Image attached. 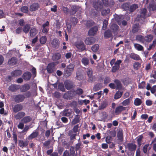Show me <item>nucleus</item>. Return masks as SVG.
<instances>
[{
	"mask_svg": "<svg viewBox=\"0 0 156 156\" xmlns=\"http://www.w3.org/2000/svg\"><path fill=\"white\" fill-rule=\"evenodd\" d=\"M108 23V21L106 20H104L103 22V26L102 27V29L103 30H105L107 28Z\"/></svg>",
	"mask_w": 156,
	"mask_h": 156,
	"instance_id": "0e129e2a",
	"label": "nucleus"
},
{
	"mask_svg": "<svg viewBox=\"0 0 156 156\" xmlns=\"http://www.w3.org/2000/svg\"><path fill=\"white\" fill-rule=\"evenodd\" d=\"M111 79L108 76L106 77L104 80V83L105 84H107L110 82H111Z\"/></svg>",
	"mask_w": 156,
	"mask_h": 156,
	"instance_id": "774afa93",
	"label": "nucleus"
},
{
	"mask_svg": "<svg viewBox=\"0 0 156 156\" xmlns=\"http://www.w3.org/2000/svg\"><path fill=\"white\" fill-rule=\"evenodd\" d=\"M23 108V106L21 104H16L12 107L13 112L15 113L22 110Z\"/></svg>",
	"mask_w": 156,
	"mask_h": 156,
	"instance_id": "6e6552de",
	"label": "nucleus"
},
{
	"mask_svg": "<svg viewBox=\"0 0 156 156\" xmlns=\"http://www.w3.org/2000/svg\"><path fill=\"white\" fill-rule=\"evenodd\" d=\"M29 144V141H24L23 140H19L18 141V145L19 147L22 148L26 147Z\"/></svg>",
	"mask_w": 156,
	"mask_h": 156,
	"instance_id": "ddd939ff",
	"label": "nucleus"
},
{
	"mask_svg": "<svg viewBox=\"0 0 156 156\" xmlns=\"http://www.w3.org/2000/svg\"><path fill=\"white\" fill-rule=\"evenodd\" d=\"M130 4L129 2H125L121 5V8L124 10L127 11L129 9Z\"/></svg>",
	"mask_w": 156,
	"mask_h": 156,
	"instance_id": "cd10ccee",
	"label": "nucleus"
},
{
	"mask_svg": "<svg viewBox=\"0 0 156 156\" xmlns=\"http://www.w3.org/2000/svg\"><path fill=\"white\" fill-rule=\"evenodd\" d=\"M48 73H53L55 70V65L53 62L49 63L48 65L46 68Z\"/></svg>",
	"mask_w": 156,
	"mask_h": 156,
	"instance_id": "423d86ee",
	"label": "nucleus"
},
{
	"mask_svg": "<svg viewBox=\"0 0 156 156\" xmlns=\"http://www.w3.org/2000/svg\"><path fill=\"white\" fill-rule=\"evenodd\" d=\"M30 86L29 84L26 83L22 85L20 89L21 92H24L29 90L30 89Z\"/></svg>",
	"mask_w": 156,
	"mask_h": 156,
	"instance_id": "2eb2a0df",
	"label": "nucleus"
},
{
	"mask_svg": "<svg viewBox=\"0 0 156 156\" xmlns=\"http://www.w3.org/2000/svg\"><path fill=\"white\" fill-rule=\"evenodd\" d=\"M138 8V5L137 4H134L131 5H130L129 11L130 12H132Z\"/></svg>",
	"mask_w": 156,
	"mask_h": 156,
	"instance_id": "c9c22d12",
	"label": "nucleus"
},
{
	"mask_svg": "<svg viewBox=\"0 0 156 156\" xmlns=\"http://www.w3.org/2000/svg\"><path fill=\"white\" fill-rule=\"evenodd\" d=\"M12 138L15 144L16 145L17 141V135L16 133L14 131H13L12 133Z\"/></svg>",
	"mask_w": 156,
	"mask_h": 156,
	"instance_id": "8fccbe9b",
	"label": "nucleus"
},
{
	"mask_svg": "<svg viewBox=\"0 0 156 156\" xmlns=\"http://www.w3.org/2000/svg\"><path fill=\"white\" fill-rule=\"evenodd\" d=\"M62 115L68 116L71 114V112L69 111V110L67 109L64 110V111L62 112Z\"/></svg>",
	"mask_w": 156,
	"mask_h": 156,
	"instance_id": "de8ad7c7",
	"label": "nucleus"
},
{
	"mask_svg": "<svg viewBox=\"0 0 156 156\" xmlns=\"http://www.w3.org/2000/svg\"><path fill=\"white\" fill-rule=\"evenodd\" d=\"M20 88V85L16 84H12L8 88L9 90L12 92L16 91Z\"/></svg>",
	"mask_w": 156,
	"mask_h": 156,
	"instance_id": "0eeeda50",
	"label": "nucleus"
},
{
	"mask_svg": "<svg viewBox=\"0 0 156 156\" xmlns=\"http://www.w3.org/2000/svg\"><path fill=\"white\" fill-rule=\"evenodd\" d=\"M135 48L139 51L144 50V47L141 45L138 44H134Z\"/></svg>",
	"mask_w": 156,
	"mask_h": 156,
	"instance_id": "c03bdc74",
	"label": "nucleus"
},
{
	"mask_svg": "<svg viewBox=\"0 0 156 156\" xmlns=\"http://www.w3.org/2000/svg\"><path fill=\"white\" fill-rule=\"evenodd\" d=\"M38 31L35 27H32L30 30V36L31 38H32L37 34Z\"/></svg>",
	"mask_w": 156,
	"mask_h": 156,
	"instance_id": "412c9836",
	"label": "nucleus"
},
{
	"mask_svg": "<svg viewBox=\"0 0 156 156\" xmlns=\"http://www.w3.org/2000/svg\"><path fill=\"white\" fill-rule=\"evenodd\" d=\"M51 44L53 48H57L59 46V40L56 39H54L52 41Z\"/></svg>",
	"mask_w": 156,
	"mask_h": 156,
	"instance_id": "b1692460",
	"label": "nucleus"
},
{
	"mask_svg": "<svg viewBox=\"0 0 156 156\" xmlns=\"http://www.w3.org/2000/svg\"><path fill=\"white\" fill-rule=\"evenodd\" d=\"M17 60L16 57H12L8 61V64L10 66L15 65L17 63Z\"/></svg>",
	"mask_w": 156,
	"mask_h": 156,
	"instance_id": "a878e982",
	"label": "nucleus"
},
{
	"mask_svg": "<svg viewBox=\"0 0 156 156\" xmlns=\"http://www.w3.org/2000/svg\"><path fill=\"white\" fill-rule=\"evenodd\" d=\"M32 120V118L30 116H27L23 117L21 121L25 123L30 122Z\"/></svg>",
	"mask_w": 156,
	"mask_h": 156,
	"instance_id": "f704fd0d",
	"label": "nucleus"
},
{
	"mask_svg": "<svg viewBox=\"0 0 156 156\" xmlns=\"http://www.w3.org/2000/svg\"><path fill=\"white\" fill-rule=\"evenodd\" d=\"M69 135L70 136V138L71 140L76 139V136L77 135L76 133H74L72 130L69 131Z\"/></svg>",
	"mask_w": 156,
	"mask_h": 156,
	"instance_id": "58836bf2",
	"label": "nucleus"
},
{
	"mask_svg": "<svg viewBox=\"0 0 156 156\" xmlns=\"http://www.w3.org/2000/svg\"><path fill=\"white\" fill-rule=\"evenodd\" d=\"M122 92L119 91H117L114 95V98L115 99H119L122 96Z\"/></svg>",
	"mask_w": 156,
	"mask_h": 156,
	"instance_id": "49530a36",
	"label": "nucleus"
},
{
	"mask_svg": "<svg viewBox=\"0 0 156 156\" xmlns=\"http://www.w3.org/2000/svg\"><path fill=\"white\" fill-rule=\"evenodd\" d=\"M12 98L15 102L19 103L23 101L25 98V97L23 94H19L13 96Z\"/></svg>",
	"mask_w": 156,
	"mask_h": 156,
	"instance_id": "f03ea898",
	"label": "nucleus"
},
{
	"mask_svg": "<svg viewBox=\"0 0 156 156\" xmlns=\"http://www.w3.org/2000/svg\"><path fill=\"white\" fill-rule=\"evenodd\" d=\"M76 77L77 79L79 80H81L83 78V75L80 72L76 73Z\"/></svg>",
	"mask_w": 156,
	"mask_h": 156,
	"instance_id": "052dcab7",
	"label": "nucleus"
},
{
	"mask_svg": "<svg viewBox=\"0 0 156 156\" xmlns=\"http://www.w3.org/2000/svg\"><path fill=\"white\" fill-rule=\"evenodd\" d=\"M101 87V84L98 83L95 85L93 88V90L95 91H96L100 90Z\"/></svg>",
	"mask_w": 156,
	"mask_h": 156,
	"instance_id": "3c124183",
	"label": "nucleus"
},
{
	"mask_svg": "<svg viewBox=\"0 0 156 156\" xmlns=\"http://www.w3.org/2000/svg\"><path fill=\"white\" fill-rule=\"evenodd\" d=\"M127 147L129 151H134L136 148V145L132 143H129L127 144Z\"/></svg>",
	"mask_w": 156,
	"mask_h": 156,
	"instance_id": "f3484780",
	"label": "nucleus"
},
{
	"mask_svg": "<svg viewBox=\"0 0 156 156\" xmlns=\"http://www.w3.org/2000/svg\"><path fill=\"white\" fill-rule=\"evenodd\" d=\"M99 45L98 44H96L93 45L91 48V50L94 52H96L97 51L99 48Z\"/></svg>",
	"mask_w": 156,
	"mask_h": 156,
	"instance_id": "603ef678",
	"label": "nucleus"
},
{
	"mask_svg": "<svg viewBox=\"0 0 156 156\" xmlns=\"http://www.w3.org/2000/svg\"><path fill=\"white\" fill-rule=\"evenodd\" d=\"M70 21L73 25L75 26L78 22V20L74 17H73L70 18Z\"/></svg>",
	"mask_w": 156,
	"mask_h": 156,
	"instance_id": "6e6d98bb",
	"label": "nucleus"
},
{
	"mask_svg": "<svg viewBox=\"0 0 156 156\" xmlns=\"http://www.w3.org/2000/svg\"><path fill=\"white\" fill-rule=\"evenodd\" d=\"M39 8V4L37 2H34L30 5L29 10L31 12H33L38 10Z\"/></svg>",
	"mask_w": 156,
	"mask_h": 156,
	"instance_id": "9d476101",
	"label": "nucleus"
},
{
	"mask_svg": "<svg viewBox=\"0 0 156 156\" xmlns=\"http://www.w3.org/2000/svg\"><path fill=\"white\" fill-rule=\"evenodd\" d=\"M141 30V27L139 23H136L133 25L132 31L133 34L137 33Z\"/></svg>",
	"mask_w": 156,
	"mask_h": 156,
	"instance_id": "7ed1b4c3",
	"label": "nucleus"
},
{
	"mask_svg": "<svg viewBox=\"0 0 156 156\" xmlns=\"http://www.w3.org/2000/svg\"><path fill=\"white\" fill-rule=\"evenodd\" d=\"M129 57L135 60H141V58L139 55L134 53H131Z\"/></svg>",
	"mask_w": 156,
	"mask_h": 156,
	"instance_id": "2f4dec72",
	"label": "nucleus"
},
{
	"mask_svg": "<svg viewBox=\"0 0 156 156\" xmlns=\"http://www.w3.org/2000/svg\"><path fill=\"white\" fill-rule=\"evenodd\" d=\"M104 36L105 38H109L112 37V31L110 30H108L105 31L104 34Z\"/></svg>",
	"mask_w": 156,
	"mask_h": 156,
	"instance_id": "7c9ffc66",
	"label": "nucleus"
},
{
	"mask_svg": "<svg viewBox=\"0 0 156 156\" xmlns=\"http://www.w3.org/2000/svg\"><path fill=\"white\" fill-rule=\"evenodd\" d=\"M119 27L117 24L112 23L110 27V29L112 30L113 33L115 35H116Z\"/></svg>",
	"mask_w": 156,
	"mask_h": 156,
	"instance_id": "dca6fc26",
	"label": "nucleus"
},
{
	"mask_svg": "<svg viewBox=\"0 0 156 156\" xmlns=\"http://www.w3.org/2000/svg\"><path fill=\"white\" fill-rule=\"evenodd\" d=\"M148 7L150 10L151 11H154L156 10V5L154 3L150 4Z\"/></svg>",
	"mask_w": 156,
	"mask_h": 156,
	"instance_id": "09e8293b",
	"label": "nucleus"
},
{
	"mask_svg": "<svg viewBox=\"0 0 156 156\" xmlns=\"http://www.w3.org/2000/svg\"><path fill=\"white\" fill-rule=\"evenodd\" d=\"M143 138V136L141 135L138 136L136 138L139 147H140L141 145V142Z\"/></svg>",
	"mask_w": 156,
	"mask_h": 156,
	"instance_id": "ea45409f",
	"label": "nucleus"
},
{
	"mask_svg": "<svg viewBox=\"0 0 156 156\" xmlns=\"http://www.w3.org/2000/svg\"><path fill=\"white\" fill-rule=\"evenodd\" d=\"M114 82L116 85V89H121L122 88V84L119 80L118 79H115L114 80Z\"/></svg>",
	"mask_w": 156,
	"mask_h": 156,
	"instance_id": "72a5a7b5",
	"label": "nucleus"
},
{
	"mask_svg": "<svg viewBox=\"0 0 156 156\" xmlns=\"http://www.w3.org/2000/svg\"><path fill=\"white\" fill-rule=\"evenodd\" d=\"M108 105V102L106 101L103 102L101 103V105L99 106V109H103L106 108Z\"/></svg>",
	"mask_w": 156,
	"mask_h": 156,
	"instance_id": "a18cd8bd",
	"label": "nucleus"
},
{
	"mask_svg": "<svg viewBox=\"0 0 156 156\" xmlns=\"http://www.w3.org/2000/svg\"><path fill=\"white\" fill-rule=\"evenodd\" d=\"M61 58V54L59 53H56L53 55L52 59L53 61H56L59 60Z\"/></svg>",
	"mask_w": 156,
	"mask_h": 156,
	"instance_id": "473e14b6",
	"label": "nucleus"
},
{
	"mask_svg": "<svg viewBox=\"0 0 156 156\" xmlns=\"http://www.w3.org/2000/svg\"><path fill=\"white\" fill-rule=\"evenodd\" d=\"M119 66H118L116 65H115L112 67V73H115L119 69Z\"/></svg>",
	"mask_w": 156,
	"mask_h": 156,
	"instance_id": "680f3d73",
	"label": "nucleus"
},
{
	"mask_svg": "<svg viewBox=\"0 0 156 156\" xmlns=\"http://www.w3.org/2000/svg\"><path fill=\"white\" fill-rule=\"evenodd\" d=\"M117 137L118 138V139L121 141H122L123 140V131L121 128H119L118 130L117 133Z\"/></svg>",
	"mask_w": 156,
	"mask_h": 156,
	"instance_id": "aec40b11",
	"label": "nucleus"
},
{
	"mask_svg": "<svg viewBox=\"0 0 156 156\" xmlns=\"http://www.w3.org/2000/svg\"><path fill=\"white\" fill-rule=\"evenodd\" d=\"M153 38V36L151 34H149L144 37V41L147 42H151Z\"/></svg>",
	"mask_w": 156,
	"mask_h": 156,
	"instance_id": "e433bc0d",
	"label": "nucleus"
},
{
	"mask_svg": "<svg viewBox=\"0 0 156 156\" xmlns=\"http://www.w3.org/2000/svg\"><path fill=\"white\" fill-rule=\"evenodd\" d=\"M145 87V83L144 81H142L140 83L138 84L139 88L143 89H144Z\"/></svg>",
	"mask_w": 156,
	"mask_h": 156,
	"instance_id": "e2e57ef3",
	"label": "nucleus"
},
{
	"mask_svg": "<svg viewBox=\"0 0 156 156\" xmlns=\"http://www.w3.org/2000/svg\"><path fill=\"white\" fill-rule=\"evenodd\" d=\"M82 62L85 66H86L88 64L89 60L87 58L84 57L82 59Z\"/></svg>",
	"mask_w": 156,
	"mask_h": 156,
	"instance_id": "864d4df0",
	"label": "nucleus"
},
{
	"mask_svg": "<svg viewBox=\"0 0 156 156\" xmlns=\"http://www.w3.org/2000/svg\"><path fill=\"white\" fill-rule=\"evenodd\" d=\"M39 132L37 129L34 131L33 133L27 137L28 139L29 140H31L33 139L36 138L39 135Z\"/></svg>",
	"mask_w": 156,
	"mask_h": 156,
	"instance_id": "4468645a",
	"label": "nucleus"
},
{
	"mask_svg": "<svg viewBox=\"0 0 156 156\" xmlns=\"http://www.w3.org/2000/svg\"><path fill=\"white\" fill-rule=\"evenodd\" d=\"M136 40L138 41L141 42L142 43L144 42V37L141 35H138L136 36Z\"/></svg>",
	"mask_w": 156,
	"mask_h": 156,
	"instance_id": "79ce46f5",
	"label": "nucleus"
},
{
	"mask_svg": "<svg viewBox=\"0 0 156 156\" xmlns=\"http://www.w3.org/2000/svg\"><path fill=\"white\" fill-rule=\"evenodd\" d=\"M80 117L79 115H77L75 116V118L72 120L71 123L72 125H74L79 123L80 122Z\"/></svg>",
	"mask_w": 156,
	"mask_h": 156,
	"instance_id": "c756f323",
	"label": "nucleus"
},
{
	"mask_svg": "<svg viewBox=\"0 0 156 156\" xmlns=\"http://www.w3.org/2000/svg\"><path fill=\"white\" fill-rule=\"evenodd\" d=\"M22 71L21 70L16 69L12 71L11 73V75L12 77H18L22 74Z\"/></svg>",
	"mask_w": 156,
	"mask_h": 156,
	"instance_id": "f8f14e48",
	"label": "nucleus"
},
{
	"mask_svg": "<svg viewBox=\"0 0 156 156\" xmlns=\"http://www.w3.org/2000/svg\"><path fill=\"white\" fill-rule=\"evenodd\" d=\"M28 10V7L27 6H23L20 8L21 11L24 13H27Z\"/></svg>",
	"mask_w": 156,
	"mask_h": 156,
	"instance_id": "5fc2aeb1",
	"label": "nucleus"
},
{
	"mask_svg": "<svg viewBox=\"0 0 156 156\" xmlns=\"http://www.w3.org/2000/svg\"><path fill=\"white\" fill-rule=\"evenodd\" d=\"M130 103V99L129 98H127L124 100L122 102V105L125 106L128 105Z\"/></svg>",
	"mask_w": 156,
	"mask_h": 156,
	"instance_id": "bf43d9fd",
	"label": "nucleus"
},
{
	"mask_svg": "<svg viewBox=\"0 0 156 156\" xmlns=\"http://www.w3.org/2000/svg\"><path fill=\"white\" fill-rule=\"evenodd\" d=\"M58 88L59 90L62 92H65L66 89L64 87V84L62 83H59L58 85Z\"/></svg>",
	"mask_w": 156,
	"mask_h": 156,
	"instance_id": "13d9d810",
	"label": "nucleus"
},
{
	"mask_svg": "<svg viewBox=\"0 0 156 156\" xmlns=\"http://www.w3.org/2000/svg\"><path fill=\"white\" fill-rule=\"evenodd\" d=\"M30 25L27 23L23 26V30L24 33L25 34H27L30 30Z\"/></svg>",
	"mask_w": 156,
	"mask_h": 156,
	"instance_id": "c85d7f7f",
	"label": "nucleus"
},
{
	"mask_svg": "<svg viewBox=\"0 0 156 156\" xmlns=\"http://www.w3.org/2000/svg\"><path fill=\"white\" fill-rule=\"evenodd\" d=\"M98 30V28L97 26H94L90 29L88 31V34L90 36H94L95 34Z\"/></svg>",
	"mask_w": 156,
	"mask_h": 156,
	"instance_id": "4be33fe9",
	"label": "nucleus"
},
{
	"mask_svg": "<svg viewBox=\"0 0 156 156\" xmlns=\"http://www.w3.org/2000/svg\"><path fill=\"white\" fill-rule=\"evenodd\" d=\"M142 102V101L140 99L136 98L134 100V104L135 106H138L140 105Z\"/></svg>",
	"mask_w": 156,
	"mask_h": 156,
	"instance_id": "37998d69",
	"label": "nucleus"
},
{
	"mask_svg": "<svg viewBox=\"0 0 156 156\" xmlns=\"http://www.w3.org/2000/svg\"><path fill=\"white\" fill-rule=\"evenodd\" d=\"M147 12L146 9L144 8L140 10V13L137 16L138 18L145 19L146 18V15Z\"/></svg>",
	"mask_w": 156,
	"mask_h": 156,
	"instance_id": "39448f33",
	"label": "nucleus"
},
{
	"mask_svg": "<svg viewBox=\"0 0 156 156\" xmlns=\"http://www.w3.org/2000/svg\"><path fill=\"white\" fill-rule=\"evenodd\" d=\"M140 64L139 62H135L133 64V67L135 69L138 70L140 66Z\"/></svg>",
	"mask_w": 156,
	"mask_h": 156,
	"instance_id": "338daca9",
	"label": "nucleus"
},
{
	"mask_svg": "<svg viewBox=\"0 0 156 156\" xmlns=\"http://www.w3.org/2000/svg\"><path fill=\"white\" fill-rule=\"evenodd\" d=\"M73 71L71 70L70 69H69V68H66V69L65 70V76L67 77L71 75L72 72Z\"/></svg>",
	"mask_w": 156,
	"mask_h": 156,
	"instance_id": "a19ab883",
	"label": "nucleus"
},
{
	"mask_svg": "<svg viewBox=\"0 0 156 156\" xmlns=\"http://www.w3.org/2000/svg\"><path fill=\"white\" fill-rule=\"evenodd\" d=\"M62 10L64 13L66 14H68L69 12V9L67 7L62 6Z\"/></svg>",
	"mask_w": 156,
	"mask_h": 156,
	"instance_id": "69168bd1",
	"label": "nucleus"
},
{
	"mask_svg": "<svg viewBox=\"0 0 156 156\" xmlns=\"http://www.w3.org/2000/svg\"><path fill=\"white\" fill-rule=\"evenodd\" d=\"M125 110V107L122 106H119L116 108L115 113L116 115H118Z\"/></svg>",
	"mask_w": 156,
	"mask_h": 156,
	"instance_id": "5701e85b",
	"label": "nucleus"
},
{
	"mask_svg": "<svg viewBox=\"0 0 156 156\" xmlns=\"http://www.w3.org/2000/svg\"><path fill=\"white\" fill-rule=\"evenodd\" d=\"M83 92V89L80 88H77L76 89H73L65 93L63 95V98L67 100H72L75 98L77 95L80 96L82 95Z\"/></svg>",
	"mask_w": 156,
	"mask_h": 156,
	"instance_id": "f257e3e1",
	"label": "nucleus"
},
{
	"mask_svg": "<svg viewBox=\"0 0 156 156\" xmlns=\"http://www.w3.org/2000/svg\"><path fill=\"white\" fill-rule=\"evenodd\" d=\"M22 77L24 80H29L31 77V74L29 72H26L23 74Z\"/></svg>",
	"mask_w": 156,
	"mask_h": 156,
	"instance_id": "a211bd4d",
	"label": "nucleus"
},
{
	"mask_svg": "<svg viewBox=\"0 0 156 156\" xmlns=\"http://www.w3.org/2000/svg\"><path fill=\"white\" fill-rule=\"evenodd\" d=\"M47 37L45 36L41 37L40 39V41L42 44H44L46 42Z\"/></svg>",
	"mask_w": 156,
	"mask_h": 156,
	"instance_id": "4d7b16f0",
	"label": "nucleus"
},
{
	"mask_svg": "<svg viewBox=\"0 0 156 156\" xmlns=\"http://www.w3.org/2000/svg\"><path fill=\"white\" fill-rule=\"evenodd\" d=\"M64 84L66 88L68 90H70L74 87V83L71 81L69 80L65 81Z\"/></svg>",
	"mask_w": 156,
	"mask_h": 156,
	"instance_id": "20e7f679",
	"label": "nucleus"
},
{
	"mask_svg": "<svg viewBox=\"0 0 156 156\" xmlns=\"http://www.w3.org/2000/svg\"><path fill=\"white\" fill-rule=\"evenodd\" d=\"M93 71L90 68L87 69V74L89 77V79L91 81H93Z\"/></svg>",
	"mask_w": 156,
	"mask_h": 156,
	"instance_id": "bb28decb",
	"label": "nucleus"
},
{
	"mask_svg": "<svg viewBox=\"0 0 156 156\" xmlns=\"http://www.w3.org/2000/svg\"><path fill=\"white\" fill-rule=\"evenodd\" d=\"M95 39L93 37H87L85 41V44L87 45H90L95 42Z\"/></svg>",
	"mask_w": 156,
	"mask_h": 156,
	"instance_id": "6ab92c4d",
	"label": "nucleus"
},
{
	"mask_svg": "<svg viewBox=\"0 0 156 156\" xmlns=\"http://www.w3.org/2000/svg\"><path fill=\"white\" fill-rule=\"evenodd\" d=\"M25 115V113L24 112H20L15 116V118L17 120H19L23 118Z\"/></svg>",
	"mask_w": 156,
	"mask_h": 156,
	"instance_id": "393cba45",
	"label": "nucleus"
},
{
	"mask_svg": "<svg viewBox=\"0 0 156 156\" xmlns=\"http://www.w3.org/2000/svg\"><path fill=\"white\" fill-rule=\"evenodd\" d=\"M93 5L94 7L97 10H101L103 7L102 3L100 1L94 2Z\"/></svg>",
	"mask_w": 156,
	"mask_h": 156,
	"instance_id": "1a4fd4ad",
	"label": "nucleus"
},
{
	"mask_svg": "<svg viewBox=\"0 0 156 156\" xmlns=\"http://www.w3.org/2000/svg\"><path fill=\"white\" fill-rule=\"evenodd\" d=\"M70 14L73 15L75 14L77 11V7L76 5H73L71 8Z\"/></svg>",
	"mask_w": 156,
	"mask_h": 156,
	"instance_id": "4c0bfd02",
	"label": "nucleus"
},
{
	"mask_svg": "<svg viewBox=\"0 0 156 156\" xmlns=\"http://www.w3.org/2000/svg\"><path fill=\"white\" fill-rule=\"evenodd\" d=\"M74 44L76 47L79 50L83 51L85 49L84 44L82 41L76 42Z\"/></svg>",
	"mask_w": 156,
	"mask_h": 156,
	"instance_id": "9b49d317",
	"label": "nucleus"
}]
</instances>
